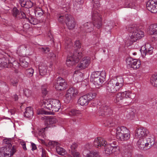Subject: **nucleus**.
<instances>
[{
    "label": "nucleus",
    "instance_id": "1",
    "mask_svg": "<svg viewBox=\"0 0 157 157\" xmlns=\"http://www.w3.org/2000/svg\"><path fill=\"white\" fill-rule=\"evenodd\" d=\"M109 125L110 128L109 129L110 134L112 136L111 137V140H114L115 136L116 135L117 138L121 141L127 140L129 139L130 135V132L126 127L123 126H119L116 129L114 128H112V127L115 125V124L113 123H110Z\"/></svg>",
    "mask_w": 157,
    "mask_h": 157
},
{
    "label": "nucleus",
    "instance_id": "2",
    "mask_svg": "<svg viewBox=\"0 0 157 157\" xmlns=\"http://www.w3.org/2000/svg\"><path fill=\"white\" fill-rule=\"evenodd\" d=\"M92 18L93 24L91 23H85L80 27L81 29H83L86 32H90L92 31L94 26L99 29L102 25V18L101 15L97 11L93 12Z\"/></svg>",
    "mask_w": 157,
    "mask_h": 157
},
{
    "label": "nucleus",
    "instance_id": "3",
    "mask_svg": "<svg viewBox=\"0 0 157 157\" xmlns=\"http://www.w3.org/2000/svg\"><path fill=\"white\" fill-rule=\"evenodd\" d=\"M114 94H113V98L112 100L116 103H128L131 102V100L135 97V94L133 93L124 92L118 93L114 97Z\"/></svg>",
    "mask_w": 157,
    "mask_h": 157
},
{
    "label": "nucleus",
    "instance_id": "4",
    "mask_svg": "<svg viewBox=\"0 0 157 157\" xmlns=\"http://www.w3.org/2000/svg\"><path fill=\"white\" fill-rule=\"evenodd\" d=\"M128 31L130 33V40L133 42L144 36V33L136 25H132L128 27Z\"/></svg>",
    "mask_w": 157,
    "mask_h": 157
},
{
    "label": "nucleus",
    "instance_id": "5",
    "mask_svg": "<svg viewBox=\"0 0 157 157\" xmlns=\"http://www.w3.org/2000/svg\"><path fill=\"white\" fill-rule=\"evenodd\" d=\"M43 104L46 109L55 112H57L60 108L59 101L56 99L44 100Z\"/></svg>",
    "mask_w": 157,
    "mask_h": 157
},
{
    "label": "nucleus",
    "instance_id": "6",
    "mask_svg": "<svg viewBox=\"0 0 157 157\" xmlns=\"http://www.w3.org/2000/svg\"><path fill=\"white\" fill-rule=\"evenodd\" d=\"M82 53L78 52L77 50L74 51L73 55L71 56H68L66 60V64L70 67L77 63L82 57Z\"/></svg>",
    "mask_w": 157,
    "mask_h": 157
},
{
    "label": "nucleus",
    "instance_id": "7",
    "mask_svg": "<svg viewBox=\"0 0 157 157\" xmlns=\"http://www.w3.org/2000/svg\"><path fill=\"white\" fill-rule=\"evenodd\" d=\"M94 145L99 148V147H101L104 150L103 152L105 154H107L108 151V144L107 142L103 138L101 137H98L96 138L94 141Z\"/></svg>",
    "mask_w": 157,
    "mask_h": 157
},
{
    "label": "nucleus",
    "instance_id": "8",
    "mask_svg": "<svg viewBox=\"0 0 157 157\" xmlns=\"http://www.w3.org/2000/svg\"><path fill=\"white\" fill-rule=\"evenodd\" d=\"M78 93L77 90L75 88H70L67 91L65 97L64 101L67 103L70 102L77 96Z\"/></svg>",
    "mask_w": 157,
    "mask_h": 157
},
{
    "label": "nucleus",
    "instance_id": "9",
    "mask_svg": "<svg viewBox=\"0 0 157 157\" xmlns=\"http://www.w3.org/2000/svg\"><path fill=\"white\" fill-rule=\"evenodd\" d=\"M55 86L56 90H63L67 87V82L65 79L61 77H59L55 81Z\"/></svg>",
    "mask_w": 157,
    "mask_h": 157
},
{
    "label": "nucleus",
    "instance_id": "10",
    "mask_svg": "<svg viewBox=\"0 0 157 157\" xmlns=\"http://www.w3.org/2000/svg\"><path fill=\"white\" fill-rule=\"evenodd\" d=\"M126 62L127 66L133 68L134 70L139 68L141 65V62L140 60L136 59H133L131 57L127 58L126 59Z\"/></svg>",
    "mask_w": 157,
    "mask_h": 157
},
{
    "label": "nucleus",
    "instance_id": "11",
    "mask_svg": "<svg viewBox=\"0 0 157 157\" xmlns=\"http://www.w3.org/2000/svg\"><path fill=\"white\" fill-rule=\"evenodd\" d=\"M65 22L69 29L72 30L75 26L76 22L74 18L71 15L66 14L65 15Z\"/></svg>",
    "mask_w": 157,
    "mask_h": 157
},
{
    "label": "nucleus",
    "instance_id": "12",
    "mask_svg": "<svg viewBox=\"0 0 157 157\" xmlns=\"http://www.w3.org/2000/svg\"><path fill=\"white\" fill-rule=\"evenodd\" d=\"M147 9L153 13L157 12V1L156 0H149L146 4Z\"/></svg>",
    "mask_w": 157,
    "mask_h": 157
},
{
    "label": "nucleus",
    "instance_id": "13",
    "mask_svg": "<svg viewBox=\"0 0 157 157\" xmlns=\"http://www.w3.org/2000/svg\"><path fill=\"white\" fill-rule=\"evenodd\" d=\"M148 130L144 128H137L135 131V136L136 138H144L149 134Z\"/></svg>",
    "mask_w": 157,
    "mask_h": 157
},
{
    "label": "nucleus",
    "instance_id": "14",
    "mask_svg": "<svg viewBox=\"0 0 157 157\" xmlns=\"http://www.w3.org/2000/svg\"><path fill=\"white\" fill-rule=\"evenodd\" d=\"M16 63V62H14L13 63H12L10 61L9 59L7 58L3 57L0 60L1 67H11L14 66Z\"/></svg>",
    "mask_w": 157,
    "mask_h": 157
},
{
    "label": "nucleus",
    "instance_id": "15",
    "mask_svg": "<svg viewBox=\"0 0 157 157\" xmlns=\"http://www.w3.org/2000/svg\"><path fill=\"white\" fill-rule=\"evenodd\" d=\"M8 148L7 150L2 151L0 154V157H10L11 155H13L16 151V148L13 146L12 148Z\"/></svg>",
    "mask_w": 157,
    "mask_h": 157
},
{
    "label": "nucleus",
    "instance_id": "16",
    "mask_svg": "<svg viewBox=\"0 0 157 157\" xmlns=\"http://www.w3.org/2000/svg\"><path fill=\"white\" fill-rule=\"evenodd\" d=\"M133 147L130 144H128L124 147L122 152L123 157H132Z\"/></svg>",
    "mask_w": 157,
    "mask_h": 157
},
{
    "label": "nucleus",
    "instance_id": "17",
    "mask_svg": "<svg viewBox=\"0 0 157 157\" xmlns=\"http://www.w3.org/2000/svg\"><path fill=\"white\" fill-rule=\"evenodd\" d=\"M90 62V58L88 56L84 57L82 59L80 64H78L77 69L79 70L84 69L87 67Z\"/></svg>",
    "mask_w": 157,
    "mask_h": 157
},
{
    "label": "nucleus",
    "instance_id": "18",
    "mask_svg": "<svg viewBox=\"0 0 157 157\" xmlns=\"http://www.w3.org/2000/svg\"><path fill=\"white\" fill-rule=\"evenodd\" d=\"M146 142V146H147L146 149L148 150L150 149L152 146H154L155 147V145L156 142H155L154 137L152 136H148L147 135L145 137Z\"/></svg>",
    "mask_w": 157,
    "mask_h": 157
},
{
    "label": "nucleus",
    "instance_id": "19",
    "mask_svg": "<svg viewBox=\"0 0 157 157\" xmlns=\"http://www.w3.org/2000/svg\"><path fill=\"white\" fill-rule=\"evenodd\" d=\"M105 75H104L103 76L96 78L91 81L94 83L97 87L99 88L102 86V84L105 80Z\"/></svg>",
    "mask_w": 157,
    "mask_h": 157
},
{
    "label": "nucleus",
    "instance_id": "20",
    "mask_svg": "<svg viewBox=\"0 0 157 157\" xmlns=\"http://www.w3.org/2000/svg\"><path fill=\"white\" fill-rule=\"evenodd\" d=\"M146 142L145 138L139 139L137 143V145L138 147L140 149L143 150H147V146H146Z\"/></svg>",
    "mask_w": 157,
    "mask_h": 157
},
{
    "label": "nucleus",
    "instance_id": "21",
    "mask_svg": "<svg viewBox=\"0 0 157 157\" xmlns=\"http://www.w3.org/2000/svg\"><path fill=\"white\" fill-rule=\"evenodd\" d=\"M136 112L135 109L129 108L127 109L125 114L127 119H132L134 117Z\"/></svg>",
    "mask_w": 157,
    "mask_h": 157
},
{
    "label": "nucleus",
    "instance_id": "22",
    "mask_svg": "<svg viewBox=\"0 0 157 157\" xmlns=\"http://www.w3.org/2000/svg\"><path fill=\"white\" fill-rule=\"evenodd\" d=\"M39 69L40 75L43 76L46 74L47 71V68L44 63H40V64Z\"/></svg>",
    "mask_w": 157,
    "mask_h": 157
},
{
    "label": "nucleus",
    "instance_id": "23",
    "mask_svg": "<svg viewBox=\"0 0 157 157\" xmlns=\"http://www.w3.org/2000/svg\"><path fill=\"white\" fill-rule=\"evenodd\" d=\"M150 47L148 48L147 46H146V47H145V49L143 50V52L141 51V53L143 56H145L146 55H150L152 54L153 52V48L150 45H149Z\"/></svg>",
    "mask_w": 157,
    "mask_h": 157
},
{
    "label": "nucleus",
    "instance_id": "24",
    "mask_svg": "<svg viewBox=\"0 0 157 157\" xmlns=\"http://www.w3.org/2000/svg\"><path fill=\"white\" fill-rule=\"evenodd\" d=\"M119 86H118L117 85H113L112 84H110L109 86V92L111 93H115L117 90H118L121 87V83H120Z\"/></svg>",
    "mask_w": 157,
    "mask_h": 157
},
{
    "label": "nucleus",
    "instance_id": "25",
    "mask_svg": "<svg viewBox=\"0 0 157 157\" xmlns=\"http://www.w3.org/2000/svg\"><path fill=\"white\" fill-rule=\"evenodd\" d=\"M88 103L87 97L85 95L80 97L78 100V104L82 106L86 105Z\"/></svg>",
    "mask_w": 157,
    "mask_h": 157
},
{
    "label": "nucleus",
    "instance_id": "26",
    "mask_svg": "<svg viewBox=\"0 0 157 157\" xmlns=\"http://www.w3.org/2000/svg\"><path fill=\"white\" fill-rule=\"evenodd\" d=\"M33 114V113L32 108L30 107H27L24 113L25 117L29 118L32 117Z\"/></svg>",
    "mask_w": 157,
    "mask_h": 157
},
{
    "label": "nucleus",
    "instance_id": "27",
    "mask_svg": "<svg viewBox=\"0 0 157 157\" xmlns=\"http://www.w3.org/2000/svg\"><path fill=\"white\" fill-rule=\"evenodd\" d=\"M125 7L131 8L135 9L136 7V5L135 2L133 1H127L124 4Z\"/></svg>",
    "mask_w": 157,
    "mask_h": 157
},
{
    "label": "nucleus",
    "instance_id": "28",
    "mask_svg": "<svg viewBox=\"0 0 157 157\" xmlns=\"http://www.w3.org/2000/svg\"><path fill=\"white\" fill-rule=\"evenodd\" d=\"M26 20L28 21L31 24L35 25L38 24L39 22H42L44 21L43 20H40L39 21L32 17H29V18H26Z\"/></svg>",
    "mask_w": 157,
    "mask_h": 157
},
{
    "label": "nucleus",
    "instance_id": "29",
    "mask_svg": "<svg viewBox=\"0 0 157 157\" xmlns=\"http://www.w3.org/2000/svg\"><path fill=\"white\" fill-rule=\"evenodd\" d=\"M105 75V73L102 72L101 73L99 71H95L93 72L91 76L90 81H91L96 78H98L100 77H101Z\"/></svg>",
    "mask_w": 157,
    "mask_h": 157
},
{
    "label": "nucleus",
    "instance_id": "30",
    "mask_svg": "<svg viewBox=\"0 0 157 157\" xmlns=\"http://www.w3.org/2000/svg\"><path fill=\"white\" fill-rule=\"evenodd\" d=\"M114 146H112V143H109V155L114 153L116 151L117 147L115 146L116 142H114Z\"/></svg>",
    "mask_w": 157,
    "mask_h": 157
},
{
    "label": "nucleus",
    "instance_id": "31",
    "mask_svg": "<svg viewBox=\"0 0 157 157\" xmlns=\"http://www.w3.org/2000/svg\"><path fill=\"white\" fill-rule=\"evenodd\" d=\"M157 31V24L151 25L149 26V32L151 35H154Z\"/></svg>",
    "mask_w": 157,
    "mask_h": 157
},
{
    "label": "nucleus",
    "instance_id": "32",
    "mask_svg": "<svg viewBox=\"0 0 157 157\" xmlns=\"http://www.w3.org/2000/svg\"><path fill=\"white\" fill-rule=\"evenodd\" d=\"M3 144L5 146V147H2L1 148H3L2 150H4L5 151L7 150L8 148H10L12 147V144H11L10 141L8 139H5L3 140Z\"/></svg>",
    "mask_w": 157,
    "mask_h": 157
},
{
    "label": "nucleus",
    "instance_id": "33",
    "mask_svg": "<svg viewBox=\"0 0 157 157\" xmlns=\"http://www.w3.org/2000/svg\"><path fill=\"white\" fill-rule=\"evenodd\" d=\"M82 2V0H74L73 6L75 9L76 10L80 8L81 4Z\"/></svg>",
    "mask_w": 157,
    "mask_h": 157
},
{
    "label": "nucleus",
    "instance_id": "34",
    "mask_svg": "<svg viewBox=\"0 0 157 157\" xmlns=\"http://www.w3.org/2000/svg\"><path fill=\"white\" fill-rule=\"evenodd\" d=\"M57 122L56 118L51 117L47 118L45 121V124L47 125H50L55 123Z\"/></svg>",
    "mask_w": 157,
    "mask_h": 157
},
{
    "label": "nucleus",
    "instance_id": "35",
    "mask_svg": "<svg viewBox=\"0 0 157 157\" xmlns=\"http://www.w3.org/2000/svg\"><path fill=\"white\" fill-rule=\"evenodd\" d=\"M16 64L17 65V67H18L20 64V66L24 67H27L28 65V63L26 61L25 59H20L19 62L18 63L16 62L15 65Z\"/></svg>",
    "mask_w": 157,
    "mask_h": 157
},
{
    "label": "nucleus",
    "instance_id": "36",
    "mask_svg": "<svg viewBox=\"0 0 157 157\" xmlns=\"http://www.w3.org/2000/svg\"><path fill=\"white\" fill-rule=\"evenodd\" d=\"M56 150L57 153L59 155H64L67 153L66 151L63 148L59 146H57Z\"/></svg>",
    "mask_w": 157,
    "mask_h": 157
},
{
    "label": "nucleus",
    "instance_id": "37",
    "mask_svg": "<svg viewBox=\"0 0 157 157\" xmlns=\"http://www.w3.org/2000/svg\"><path fill=\"white\" fill-rule=\"evenodd\" d=\"M150 82L153 86H157V74H155L151 76Z\"/></svg>",
    "mask_w": 157,
    "mask_h": 157
},
{
    "label": "nucleus",
    "instance_id": "38",
    "mask_svg": "<svg viewBox=\"0 0 157 157\" xmlns=\"http://www.w3.org/2000/svg\"><path fill=\"white\" fill-rule=\"evenodd\" d=\"M28 47V45H22L18 48L17 52L19 53H24L26 51L27 48Z\"/></svg>",
    "mask_w": 157,
    "mask_h": 157
},
{
    "label": "nucleus",
    "instance_id": "39",
    "mask_svg": "<svg viewBox=\"0 0 157 157\" xmlns=\"http://www.w3.org/2000/svg\"><path fill=\"white\" fill-rule=\"evenodd\" d=\"M99 1V0H93V1L94 3L93 4V8L94 9L93 11H96L98 12L97 9L99 8L100 6ZM98 13L100 14L98 12Z\"/></svg>",
    "mask_w": 157,
    "mask_h": 157
},
{
    "label": "nucleus",
    "instance_id": "40",
    "mask_svg": "<svg viewBox=\"0 0 157 157\" xmlns=\"http://www.w3.org/2000/svg\"><path fill=\"white\" fill-rule=\"evenodd\" d=\"M78 72V73H75L73 75V78L77 82H80L81 80V76L82 74L80 72Z\"/></svg>",
    "mask_w": 157,
    "mask_h": 157
},
{
    "label": "nucleus",
    "instance_id": "41",
    "mask_svg": "<svg viewBox=\"0 0 157 157\" xmlns=\"http://www.w3.org/2000/svg\"><path fill=\"white\" fill-rule=\"evenodd\" d=\"M86 157H99L98 153L96 151H90L86 155Z\"/></svg>",
    "mask_w": 157,
    "mask_h": 157
},
{
    "label": "nucleus",
    "instance_id": "42",
    "mask_svg": "<svg viewBox=\"0 0 157 157\" xmlns=\"http://www.w3.org/2000/svg\"><path fill=\"white\" fill-rule=\"evenodd\" d=\"M35 13L36 17H39L42 16L44 12L42 9L39 8H36V9L35 11Z\"/></svg>",
    "mask_w": 157,
    "mask_h": 157
},
{
    "label": "nucleus",
    "instance_id": "43",
    "mask_svg": "<svg viewBox=\"0 0 157 157\" xmlns=\"http://www.w3.org/2000/svg\"><path fill=\"white\" fill-rule=\"evenodd\" d=\"M96 95V93H90L85 95V96L87 97V99L89 102L90 101L94 98Z\"/></svg>",
    "mask_w": 157,
    "mask_h": 157
},
{
    "label": "nucleus",
    "instance_id": "44",
    "mask_svg": "<svg viewBox=\"0 0 157 157\" xmlns=\"http://www.w3.org/2000/svg\"><path fill=\"white\" fill-rule=\"evenodd\" d=\"M81 114V112L78 110L75 109H72L69 113V115L71 116H78Z\"/></svg>",
    "mask_w": 157,
    "mask_h": 157
},
{
    "label": "nucleus",
    "instance_id": "45",
    "mask_svg": "<svg viewBox=\"0 0 157 157\" xmlns=\"http://www.w3.org/2000/svg\"><path fill=\"white\" fill-rule=\"evenodd\" d=\"M34 72V70L32 68H30L27 69L25 71V73L28 77H30L33 75Z\"/></svg>",
    "mask_w": 157,
    "mask_h": 157
},
{
    "label": "nucleus",
    "instance_id": "46",
    "mask_svg": "<svg viewBox=\"0 0 157 157\" xmlns=\"http://www.w3.org/2000/svg\"><path fill=\"white\" fill-rule=\"evenodd\" d=\"M70 153L72 155L73 157L70 155V157H80V155L79 153L77 152L76 150L70 151L69 150Z\"/></svg>",
    "mask_w": 157,
    "mask_h": 157
},
{
    "label": "nucleus",
    "instance_id": "47",
    "mask_svg": "<svg viewBox=\"0 0 157 157\" xmlns=\"http://www.w3.org/2000/svg\"><path fill=\"white\" fill-rule=\"evenodd\" d=\"M65 48L66 49H68L71 48L72 47V42L70 39H68V41H65Z\"/></svg>",
    "mask_w": 157,
    "mask_h": 157
},
{
    "label": "nucleus",
    "instance_id": "48",
    "mask_svg": "<svg viewBox=\"0 0 157 157\" xmlns=\"http://www.w3.org/2000/svg\"><path fill=\"white\" fill-rule=\"evenodd\" d=\"M19 12V10L16 7L13 9L12 13L14 17H17Z\"/></svg>",
    "mask_w": 157,
    "mask_h": 157
},
{
    "label": "nucleus",
    "instance_id": "49",
    "mask_svg": "<svg viewBox=\"0 0 157 157\" xmlns=\"http://www.w3.org/2000/svg\"><path fill=\"white\" fill-rule=\"evenodd\" d=\"M65 15H62L61 14H59L58 15V20L59 22L62 23L63 22H65Z\"/></svg>",
    "mask_w": 157,
    "mask_h": 157
},
{
    "label": "nucleus",
    "instance_id": "50",
    "mask_svg": "<svg viewBox=\"0 0 157 157\" xmlns=\"http://www.w3.org/2000/svg\"><path fill=\"white\" fill-rule=\"evenodd\" d=\"M17 18L18 19H21L26 18V15L25 13L22 11H20L18 14Z\"/></svg>",
    "mask_w": 157,
    "mask_h": 157
},
{
    "label": "nucleus",
    "instance_id": "51",
    "mask_svg": "<svg viewBox=\"0 0 157 157\" xmlns=\"http://www.w3.org/2000/svg\"><path fill=\"white\" fill-rule=\"evenodd\" d=\"M24 93L26 97H28L31 95V91L29 89L25 88L24 90Z\"/></svg>",
    "mask_w": 157,
    "mask_h": 157
},
{
    "label": "nucleus",
    "instance_id": "52",
    "mask_svg": "<svg viewBox=\"0 0 157 157\" xmlns=\"http://www.w3.org/2000/svg\"><path fill=\"white\" fill-rule=\"evenodd\" d=\"M118 79H119L118 80H117V82H116V85H117V86H119V85H120V83H121V84H122V85H121V87H122L123 85V83L124 82L123 80V78H122L120 77L118 78Z\"/></svg>",
    "mask_w": 157,
    "mask_h": 157
},
{
    "label": "nucleus",
    "instance_id": "53",
    "mask_svg": "<svg viewBox=\"0 0 157 157\" xmlns=\"http://www.w3.org/2000/svg\"><path fill=\"white\" fill-rule=\"evenodd\" d=\"M58 143L55 141H49L48 143V145L51 147H53L55 146L58 144Z\"/></svg>",
    "mask_w": 157,
    "mask_h": 157
},
{
    "label": "nucleus",
    "instance_id": "54",
    "mask_svg": "<svg viewBox=\"0 0 157 157\" xmlns=\"http://www.w3.org/2000/svg\"><path fill=\"white\" fill-rule=\"evenodd\" d=\"M116 77H114L113 78L111 79L109 82V86L110 84H112L113 85H116L117 82L116 81Z\"/></svg>",
    "mask_w": 157,
    "mask_h": 157
},
{
    "label": "nucleus",
    "instance_id": "55",
    "mask_svg": "<svg viewBox=\"0 0 157 157\" xmlns=\"http://www.w3.org/2000/svg\"><path fill=\"white\" fill-rule=\"evenodd\" d=\"M30 3V4H31L30 6H29V7H32V2H25L24 1H23V2H20V3L21 4V6H25V5H26L28 3Z\"/></svg>",
    "mask_w": 157,
    "mask_h": 157
},
{
    "label": "nucleus",
    "instance_id": "56",
    "mask_svg": "<svg viewBox=\"0 0 157 157\" xmlns=\"http://www.w3.org/2000/svg\"><path fill=\"white\" fill-rule=\"evenodd\" d=\"M47 128V127H46L45 128H43L39 130L38 134L39 136H42L43 135L44 132Z\"/></svg>",
    "mask_w": 157,
    "mask_h": 157
},
{
    "label": "nucleus",
    "instance_id": "57",
    "mask_svg": "<svg viewBox=\"0 0 157 157\" xmlns=\"http://www.w3.org/2000/svg\"><path fill=\"white\" fill-rule=\"evenodd\" d=\"M40 49L41 51L45 53H47L50 51L49 48L48 47H42L40 48Z\"/></svg>",
    "mask_w": 157,
    "mask_h": 157
},
{
    "label": "nucleus",
    "instance_id": "58",
    "mask_svg": "<svg viewBox=\"0 0 157 157\" xmlns=\"http://www.w3.org/2000/svg\"><path fill=\"white\" fill-rule=\"evenodd\" d=\"M77 147V144L76 143H74L71 146V150L70 151L75 150V149Z\"/></svg>",
    "mask_w": 157,
    "mask_h": 157
},
{
    "label": "nucleus",
    "instance_id": "59",
    "mask_svg": "<svg viewBox=\"0 0 157 157\" xmlns=\"http://www.w3.org/2000/svg\"><path fill=\"white\" fill-rule=\"evenodd\" d=\"M75 45L77 48H79L81 47V43L79 40H76L75 41Z\"/></svg>",
    "mask_w": 157,
    "mask_h": 157
},
{
    "label": "nucleus",
    "instance_id": "60",
    "mask_svg": "<svg viewBox=\"0 0 157 157\" xmlns=\"http://www.w3.org/2000/svg\"><path fill=\"white\" fill-rule=\"evenodd\" d=\"M42 152V157H47L46 151L43 148H41Z\"/></svg>",
    "mask_w": 157,
    "mask_h": 157
},
{
    "label": "nucleus",
    "instance_id": "61",
    "mask_svg": "<svg viewBox=\"0 0 157 157\" xmlns=\"http://www.w3.org/2000/svg\"><path fill=\"white\" fill-rule=\"evenodd\" d=\"M11 82L12 84L14 86H15V85L17 83L18 80L16 78L12 79L11 80Z\"/></svg>",
    "mask_w": 157,
    "mask_h": 157
},
{
    "label": "nucleus",
    "instance_id": "62",
    "mask_svg": "<svg viewBox=\"0 0 157 157\" xmlns=\"http://www.w3.org/2000/svg\"><path fill=\"white\" fill-rule=\"evenodd\" d=\"M42 94L44 95H46L48 93V91L44 87H42Z\"/></svg>",
    "mask_w": 157,
    "mask_h": 157
},
{
    "label": "nucleus",
    "instance_id": "63",
    "mask_svg": "<svg viewBox=\"0 0 157 157\" xmlns=\"http://www.w3.org/2000/svg\"><path fill=\"white\" fill-rule=\"evenodd\" d=\"M49 56L52 59H54L56 57V55L53 52H50L49 54Z\"/></svg>",
    "mask_w": 157,
    "mask_h": 157
},
{
    "label": "nucleus",
    "instance_id": "64",
    "mask_svg": "<svg viewBox=\"0 0 157 157\" xmlns=\"http://www.w3.org/2000/svg\"><path fill=\"white\" fill-rule=\"evenodd\" d=\"M37 114H47V113H46V112L44 110H40L37 113Z\"/></svg>",
    "mask_w": 157,
    "mask_h": 157
}]
</instances>
